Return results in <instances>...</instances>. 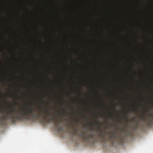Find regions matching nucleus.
<instances>
[{
    "instance_id": "nucleus-4",
    "label": "nucleus",
    "mask_w": 153,
    "mask_h": 153,
    "mask_svg": "<svg viewBox=\"0 0 153 153\" xmlns=\"http://www.w3.org/2000/svg\"><path fill=\"white\" fill-rule=\"evenodd\" d=\"M149 116L150 118L149 119V122L148 123L149 125H151L153 124V114H149Z\"/></svg>"
},
{
    "instance_id": "nucleus-6",
    "label": "nucleus",
    "mask_w": 153,
    "mask_h": 153,
    "mask_svg": "<svg viewBox=\"0 0 153 153\" xmlns=\"http://www.w3.org/2000/svg\"><path fill=\"white\" fill-rule=\"evenodd\" d=\"M140 118L143 120H146V117L144 115H140Z\"/></svg>"
},
{
    "instance_id": "nucleus-1",
    "label": "nucleus",
    "mask_w": 153,
    "mask_h": 153,
    "mask_svg": "<svg viewBox=\"0 0 153 153\" xmlns=\"http://www.w3.org/2000/svg\"><path fill=\"white\" fill-rule=\"evenodd\" d=\"M50 108H52L51 107H47L46 109H43L40 107L39 110H40V111H37L36 113V109L32 108H26L25 109L21 108L19 110L17 111L15 107L13 109L7 111V114L6 115L5 118L14 122L15 119L17 120L23 119L30 120L31 118L36 117L46 118L48 116L51 117L50 119L51 120L55 122L56 118L53 116L52 113L49 111Z\"/></svg>"
},
{
    "instance_id": "nucleus-32",
    "label": "nucleus",
    "mask_w": 153,
    "mask_h": 153,
    "mask_svg": "<svg viewBox=\"0 0 153 153\" xmlns=\"http://www.w3.org/2000/svg\"><path fill=\"white\" fill-rule=\"evenodd\" d=\"M137 122H138V120H137Z\"/></svg>"
},
{
    "instance_id": "nucleus-9",
    "label": "nucleus",
    "mask_w": 153,
    "mask_h": 153,
    "mask_svg": "<svg viewBox=\"0 0 153 153\" xmlns=\"http://www.w3.org/2000/svg\"><path fill=\"white\" fill-rule=\"evenodd\" d=\"M61 105L62 106H63L65 108H67V106L66 105H64V104H63V103H62L61 104Z\"/></svg>"
},
{
    "instance_id": "nucleus-10",
    "label": "nucleus",
    "mask_w": 153,
    "mask_h": 153,
    "mask_svg": "<svg viewBox=\"0 0 153 153\" xmlns=\"http://www.w3.org/2000/svg\"><path fill=\"white\" fill-rule=\"evenodd\" d=\"M59 122H54V124L56 126H57L59 124Z\"/></svg>"
},
{
    "instance_id": "nucleus-21",
    "label": "nucleus",
    "mask_w": 153,
    "mask_h": 153,
    "mask_svg": "<svg viewBox=\"0 0 153 153\" xmlns=\"http://www.w3.org/2000/svg\"><path fill=\"white\" fill-rule=\"evenodd\" d=\"M42 101L43 102L46 103V102H45V101H43V100H42Z\"/></svg>"
},
{
    "instance_id": "nucleus-26",
    "label": "nucleus",
    "mask_w": 153,
    "mask_h": 153,
    "mask_svg": "<svg viewBox=\"0 0 153 153\" xmlns=\"http://www.w3.org/2000/svg\"><path fill=\"white\" fill-rule=\"evenodd\" d=\"M96 93L97 94H98V93L97 92H96Z\"/></svg>"
},
{
    "instance_id": "nucleus-3",
    "label": "nucleus",
    "mask_w": 153,
    "mask_h": 153,
    "mask_svg": "<svg viewBox=\"0 0 153 153\" xmlns=\"http://www.w3.org/2000/svg\"><path fill=\"white\" fill-rule=\"evenodd\" d=\"M106 133L109 134L108 139L111 143H113L118 139V136L116 134V131H108Z\"/></svg>"
},
{
    "instance_id": "nucleus-5",
    "label": "nucleus",
    "mask_w": 153,
    "mask_h": 153,
    "mask_svg": "<svg viewBox=\"0 0 153 153\" xmlns=\"http://www.w3.org/2000/svg\"><path fill=\"white\" fill-rule=\"evenodd\" d=\"M103 67H134L133 66H103ZM136 67H140V66H137ZM141 67H153V66H141Z\"/></svg>"
},
{
    "instance_id": "nucleus-18",
    "label": "nucleus",
    "mask_w": 153,
    "mask_h": 153,
    "mask_svg": "<svg viewBox=\"0 0 153 153\" xmlns=\"http://www.w3.org/2000/svg\"><path fill=\"white\" fill-rule=\"evenodd\" d=\"M84 118L85 119V120H86L87 119V117H85V116H84Z\"/></svg>"
},
{
    "instance_id": "nucleus-29",
    "label": "nucleus",
    "mask_w": 153,
    "mask_h": 153,
    "mask_svg": "<svg viewBox=\"0 0 153 153\" xmlns=\"http://www.w3.org/2000/svg\"><path fill=\"white\" fill-rule=\"evenodd\" d=\"M77 126H78V125H77Z\"/></svg>"
},
{
    "instance_id": "nucleus-13",
    "label": "nucleus",
    "mask_w": 153,
    "mask_h": 153,
    "mask_svg": "<svg viewBox=\"0 0 153 153\" xmlns=\"http://www.w3.org/2000/svg\"><path fill=\"white\" fill-rule=\"evenodd\" d=\"M62 127H60L58 131H62Z\"/></svg>"
},
{
    "instance_id": "nucleus-14",
    "label": "nucleus",
    "mask_w": 153,
    "mask_h": 153,
    "mask_svg": "<svg viewBox=\"0 0 153 153\" xmlns=\"http://www.w3.org/2000/svg\"><path fill=\"white\" fill-rule=\"evenodd\" d=\"M75 123H77L78 122V120H76V119H75Z\"/></svg>"
},
{
    "instance_id": "nucleus-31",
    "label": "nucleus",
    "mask_w": 153,
    "mask_h": 153,
    "mask_svg": "<svg viewBox=\"0 0 153 153\" xmlns=\"http://www.w3.org/2000/svg\"><path fill=\"white\" fill-rule=\"evenodd\" d=\"M73 127L74 128V126H73Z\"/></svg>"
},
{
    "instance_id": "nucleus-16",
    "label": "nucleus",
    "mask_w": 153,
    "mask_h": 153,
    "mask_svg": "<svg viewBox=\"0 0 153 153\" xmlns=\"http://www.w3.org/2000/svg\"><path fill=\"white\" fill-rule=\"evenodd\" d=\"M118 122H120V123H122V121H121V119H119V120H118Z\"/></svg>"
},
{
    "instance_id": "nucleus-25",
    "label": "nucleus",
    "mask_w": 153,
    "mask_h": 153,
    "mask_svg": "<svg viewBox=\"0 0 153 153\" xmlns=\"http://www.w3.org/2000/svg\"><path fill=\"white\" fill-rule=\"evenodd\" d=\"M57 112H56V114H57Z\"/></svg>"
},
{
    "instance_id": "nucleus-24",
    "label": "nucleus",
    "mask_w": 153,
    "mask_h": 153,
    "mask_svg": "<svg viewBox=\"0 0 153 153\" xmlns=\"http://www.w3.org/2000/svg\"><path fill=\"white\" fill-rule=\"evenodd\" d=\"M90 125H91L92 123H91L90 122Z\"/></svg>"
},
{
    "instance_id": "nucleus-7",
    "label": "nucleus",
    "mask_w": 153,
    "mask_h": 153,
    "mask_svg": "<svg viewBox=\"0 0 153 153\" xmlns=\"http://www.w3.org/2000/svg\"><path fill=\"white\" fill-rule=\"evenodd\" d=\"M79 130L78 128H74V131L75 133V134H77L78 133V131Z\"/></svg>"
},
{
    "instance_id": "nucleus-8",
    "label": "nucleus",
    "mask_w": 153,
    "mask_h": 153,
    "mask_svg": "<svg viewBox=\"0 0 153 153\" xmlns=\"http://www.w3.org/2000/svg\"><path fill=\"white\" fill-rule=\"evenodd\" d=\"M109 117L110 118H114L113 114L111 113H110L109 115Z\"/></svg>"
},
{
    "instance_id": "nucleus-33",
    "label": "nucleus",
    "mask_w": 153,
    "mask_h": 153,
    "mask_svg": "<svg viewBox=\"0 0 153 153\" xmlns=\"http://www.w3.org/2000/svg\"><path fill=\"white\" fill-rule=\"evenodd\" d=\"M94 115V114H93V115Z\"/></svg>"
},
{
    "instance_id": "nucleus-20",
    "label": "nucleus",
    "mask_w": 153,
    "mask_h": 153,
    "mask_svg": "<svg viewBox=\"0 0 153 153\" xmlns=\"http://www.w3.org/2000/svg\"><path fill=\"white\" fill-rule=\"evenodd\" d=\"M68 125L70 126H71V125L69 124V123H68Z\"/></svg>"
},
{
    "instance_id": "nucleus-28",
    "label": "nucleus",
    "mask_w": 153,
    "mask_h": 153,
    "mask_svg": "<svg viewBox=\"0 0 153 153\" xmlns=\"http://www.w3.org/2000/svg\"><path fill=\"white\" fill-rule=\"evenodd\" d=\"M115 126H117V124L116 123L115 124Z\"/></svg>"
},
{
    "instance_id": "nucleus-12",
    "label": "nucleus",
    "mask_w": 153,
    "mask_h": 153,
    "mask_svg": "<svg viewBox=\"0 0 153 153\" xmlns=\"http://www.w3.org/2000/svg\"><path fill=\"white\" fill-rule=\"evenodd\" d=\"M4 111L3 110L0 109V112L1 113H3Z\"/></svg>"
},
{
    "instance_id": "nucleus-22",
    "label": "nucleus",
    "mask_w": 153,
    "mask_h": 153,
    "mask_svg": "<svg viewBox=\"0 0 153 153\" xmlns=\"http://www.w3.org/2000/svg\"><path fill=\"white\" fill-rule=\"evenodd\" d=\"M115 129L116 131L118 129V128H117V127L115 128Z\"/></svg>"
},
{
    "instance_id": "nucleus-23",
    "label": "nucleus",
    "mask_w": 153,
    "mask_h": 153,
    "mask_svg": "<svg viewBox=\"0 0 153 153\" xmlns=\"http://www.w3.org/2000/svg\"><path fill=\"white\" fill-rule=\"evenodd\" d=\"M16 102L17 104H19L17 102V101H16Z\"/></svg>"
},
{
    "instance_id": "nucleus-17",
    "label": "nucleus",
    "mask_w": 153,
    "mask_h": 153,
    "mask_svg": "<svg viewBox=\"0 0 153 153\" xmlns=\"http://www.w3.org/2000/svg\"><path fill=\"white\" fill-rule=\"evenodd\" d=\"M106 128H109V126L108 125H106Z\"/></svg>"
},
{
    "instance_id": "nucleus-19",
    "label": "nucleus",
    "mask_w": 153,
    "mask_h": 153,
    "mask_svg": "<svg viewBox=\"0 0 153 153\" xmlns=\"http://www.w3.org/2000/svg\"><path fill=\"white\" fill-rule=\"evenodd\" d=\"M94 123L95 124H96L97 125V124H98L97 123V122H94Z\"/></svg>"
},
{
    "instance_id": "nucleus-15",
    "label": "nucleus",
    "mask_w": 153,
    "mask_h": 153,
    "mask_svg": "<svg viewBox=\"0 0 153 153\" xmlns=\"http://www.w3.org/2000/svg\"><path fill=\"white\" fill-rule=\"evenodd\" d=\"M121 129L122 130H124L125 129V127H122L121 128Z\"/></svg>"
},
{
    "instance_id": "nucleus-30",
    "label": "nucleus",
    "mask_w": 153,
    "mask_h": 153,
    "mask_svg": "<svg viewBox=\"0 0 153 153\" xmlns=\"http://www.w3.org/2000/svg\"><path fill=\"white\" fill-rule=\"evenodd\" d=\"M134 110L135 111V109L134 108Z\"/></svg>"
},
{
    "instance_id": "nucleus-2",
    "label": "nucleus",
    "mask_w": 153,
    "mask_h": 153,
    "mask_svg": "<svg viewBox=\"0 0 153 153\" xmlns=\"http://www.w3.org/2000/svg\"><path fill=\"white\" fill-rule=\"evenodd\" d=\"M100 126L98 127V133L97 135H95L94 132H93L91 134H87L84 131L81 132L79 134V135L82 137L85 143H88L90 141V139H94L95 137H99L102 140L105 139V136L104 132L100 128Z\"/></svg>"
},
{
    "instance_id": "nucleus-27",
    "label": "nucleus",
    "mask_w": 153,
    "mask_h": 153,
    "mask_svg": "<svg viewBox=\"0 0 153 153\" xmlns=\"http://www.w3.org/2000/svg\"><path fill=\"white\" fill-rule=\"evenodd\" d=\"M59 116H61V115L60 114H59Z\"/></svg>"
},
{
    "instance_id": "nucleus-11",
    "label": "nucleus",
    "mask_w": 153,
    "mask_h": 153,
    "mask_svg": "<svg viewBox=\"0 0 153 153\" xmlns=\"http://www.w3.org/2000/svg\"><path fill=\"white\" fill-rule=\"evenodd\" d=\"M136 119L135 117H134L132 119V122H134L135 121Z\"/></svg>"
}]
</instances>
